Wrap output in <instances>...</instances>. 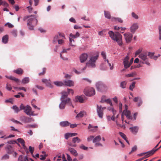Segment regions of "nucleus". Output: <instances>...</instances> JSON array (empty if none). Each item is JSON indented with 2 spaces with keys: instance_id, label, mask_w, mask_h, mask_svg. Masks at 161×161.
I'll return each mask as SVG.
<instances>
[{
  "instance_id": "obj_1",
  "label": "nucleus",
  "mask_w": 161,
  "mask_h": 161,
  "mask_svg": "<svg viewBox=\"0 0 161 161\" xmlns=\"http://www.w3.org/2000/svg\"><path fill=\"white\" fill-rule=\"evenodd\" d=\"M36 15H31L24 17L23 19L24 21L27 20V25L29 27V28L30 30H33L35 26L37 25L38 21L36 19Z\"/></svg>"
},
{
  "instance_id": "obj_2",
  "label": "nucleus",
  "mask_w": 161,
  "mask_h": 161,
  "mask_svg": "<svg viewBox=\"0 0 161 161\" xmlns=\"http://www.w3.org/2000/svg\"><path fill=\"white\" fill-rule=\"evenodd\" d=\"M109 36L111 39L116 41L120 46H122L123 45L122 35L118 32H113L112 31H109L108 32Z\"/></svg>"
},
{
  "instance_id": "obj_3",
  "label": "nucleus",
  "mask_w": 161,
  "mask_h": 161,
  "mask_svg": "<svg viewBox=\"0 0 161 161\" xmlns=\"http://www.w3.org/2000/svg\"><path fill=\"white\" fill-rule=\"evenodd\" d=\"M109 36L111 39L116 41L120 46H122L123 45L122 35L118 32H113L112 31H109L108 32Z\"/></svg>"
},
{
  "instance_id": "obj_4",
  "label": "nucleus",
  "mask_w": 161,
  "mask_h": 161,
  "mask_svg": "<svg viewBox=\"0 0 161 161\" xmlns=\"http://www.w3.org/2000/svg\"><path fill=\"white\" fill-rule=\"evenodd\" d=\"M99 56L98 54L95 56H92L86 64V66L89 68H95L96 67L95 63Z\"/></svg>"
},
{
  "instance_id": "obj_5",
  "label": "nucleus",
  "mask_w": 161,
  "mask_h": 161,
  "mask_svg": "<svg viewBox=\"0 0 161 161\" xmlns=\"http://www.w3.org/2000/svg\"><path fill=\"white\" fill-rule=\"evenodd\" d=\"M61 102L59 105L60 109H62L65 108L66 104H68L69 106H72L73 108L74 107V106L72 104L70 99L69 98H67L66 100H61Z\"/></svg>"
},
{
  "instance_id": "obj_6",
  "label": "nucleus",
  "mask_w": 161,
  "mask_h": 161,
  "mask_svg": "<svg viewBox=\"0 0 161 161\" xmlns=\"http://www.w3.org/2000/svg\"><path fill=\"white\" fill-rule=\"evenodd\" d=\"M19 108L20 110H24V112L27 115H32L33 113L31 110V107L28 105L25 106L23 104H21Z\"/></svg>"
},
{
  "instance_id": "obj_7",
  "label": "nucleus",
  "mask_w": 161,
  "mask_h": 161,
  "mask_svg": "<svg viewBox=\"0 0 161 161\" xmlns=\"http://www.w3.org/2000/svg\"><path fill=\"white\" fill-rule=\"evenodd\" d=\"M84 94L87 96H91L95 94V91L93 88H86L84 91Z\"/></svg>"
},
{
  "instance_id": "obj_8",
  "label": "nucleus",
  "mask_w": 161,
  "mask_h": 161,
  "mask_svg": "<svg viewBox=\"0 0 161 161\" xmlns=\"http://www.w3.org/2000/svg\"><path fill=\"white\" fill-rule=\"evenodd\" d=\"M72 141V142H68V145L71 147H75L77 146L76 143H79L81 141V140L78 137H76L73 138Z\"/></svg>"
},
{
  "instance_id": "obj_9",
  "label": "nucleus",
  "mask_w": 161,
  "mask_h": 161,
  "mask_svg": "<svg viewBox=\"0 0 161 161\" xmlns=\"http://www.w3.org/2000/svg\"><path fill=\"white\" fill-rule=\"evenodd\" d=\"M96 86L98 91L103 92L106 90L107 87L103 83L99 82L97 83Z\"/></svg>"
},
{
  "instance_id": "obj_10",
  "label": "nucleus",
  "mask_w": 161,
  "mask_h": 161,
  "mask_svg": "<svg viewBox=\"0 0 161 161\" xmlns=\"http://www.w3.org/2000/svg\"><path fill=\"white\" fill-rule=\"evenodd\" d=\"M129 59V57L128 56H126L125 58L123 61V64L124 65V67L126 69L128 68L132 64L133 62V58H132L131 59L130 62H129L128 61Z\"/></svg>"
},
{
  "instance_id": "obj_11",
  "label": "nucleus",
  "mask_w": 161,
  "mask_h": 161,
  "mask_svg": "<svg viewBox=\"0 0 161 161\" xmlns=\"http://www.w3.org/2000/svg\"><path fill=\"white\" fill-rule=\"evenodd\" d=\"M106 108L105 107L102 108L101 106H99L98 105H97V112L98 116L100 118H103V110Z\"/></svg>"
},
{
  "instance_id": "obj_12",
  "label": "nucleus",
  "mask_w": 161,
  "mask_h": 161,
  "mask_svg": "<svg viewBox=\"0 0 161 161\" xmlns=\"http://www.w3.org/2000/svg\"><path fill=\"white\" fill-rule=\"evenodd\" d=\"M157 150V149L155 150L153 149L151 150L150 151L147 152V154L145 155L144 157L139 158L136 161H141L144 159L150 156L153 155Z\"/></svg>"
},
{
  "instance_id": "obj_13",
  "label": "nucleus",
  "mask_w": 161,
  "mask_h": 161,
  "mask_svg": "<svg viewBox=\"0 0 161 161\" xmlns=\"http://www.w3.org/2000/svg\"><path fill=\"white\" fill-rule=\"evenodd\" d=\"M20 119L21 121L25 123H30L34 121V120L32 118H29L25 116L21 117Z\"/></svg>"
},
{
  "instance_id": "obj_14",
  "label": "nucleus",
  "mask_w": 161,
  "mask_h": 161,
  "mask_svg": "<svg viewBox=\"0 0 161 161\" xmlns=\"http://www.w3.org/2000/svg\"><path fill=\"white\" fill-rule=\"evenodd\" d=\"M101 55L103 58L104 59V61L105 62H107L109 66L110 67V69L111 70L113 69V64H112V65L111 66V64L109 63L108 60L106 59V55L105 52L104 51H102L101 53Z\"/></svg>"
},
{
  "instance_id": "obj_15",
  "label": "nucleus",
  "mask_w": 161,
  "mask_h": 161,
  "mask_svg": "<svg viewBox=\"0 0 161 161\" xmlns=\"http://www.w3.org/2000/svg\"><path fill=\"white\" fill-rule=\"evenodd\" d=\"M124 36L127 43H129L131 42L133 37V35L131 33H125Z\"/></svg>"
},
{
  "instance_id": "obj_16",
  "label": "nucleus",
  "mask_w": 161,
  "mask_h": 161,
  "mask_svg": "<svg viewBox=\"0 0 161 161\" xmlns=\"http://www.w3.org/2000/svg\"><path fill=\"white\" fill-rule=\"evenodd\" d=\"M125 106V110H124L123 111V114L125 115L128 119H133V118L131 115L130 112L126 109L127 108V106L126 105Z\"/></svg>"
},
{
  "instance_id": "obj_17",
  "label": "nucleus",
  "mask_w": 161,
  "mask_h": 161,
  "mask_svg": "<svg viewBox=\"0 0 161 161\" xmlns=\"http://www.w3.org/2000/svg\"><path fill=\"white\" fill-rule=\"evenodd\" d=\"M80 34L79 32H77L76 34L73 35L72 34H70L69 35V41H70V44L71 46H74V44L72 43V39L76 38L80 36Z\"/></svg>"
},
{
  "instance_id": "obj_18",
  "label": "nucleus",
  "mask_w": 161,
  "mask_h": 161,
  "mask_svg": "<svg viewBox=\"0 0 161 161\" xmlns=\"http://www.w3.org/2000/svg\"><path fill=\"white\" fill-rule=\"evenodd\" d=\"M138 24L137 23H134L130 27V31L132 33H134L136 31L138 28Z\"/></svg>"
},
{
  "instance_id": "obj_19",
  "label": "nucleus",
  "mask_w": 161,
  "mask_h": 161,
  "mask_svg": "<svg viewBox=\"0 0 161 161\" xmlns=\"http://www.w3.org/2000/svg\"><path fill=\"white\" fill-rule=\"evenodd\" d=\"M64 34L59 33L56 35L54 37L53 42H55L58 41V39H60L62 37H64Z\"/></svg>"
},
{
  "instance_id": "obj_20",
  "label": "nucleus",
  "mask_w": 161,
  "mask_h": 161,
  "mask_svg": "<svg viewBox=\"0 0 161 161\" xmlns=\"http://www.w3.org/2000/svg\"><path fill=\"white\" fill-rule=\"evenodd\" d=\"M42 81L43 83H45L47 86L50 88L53 87V86L51 84V82L50 80H47L46 79H43L42 80Z\"/></svg>"
},
{
  "instance_id": "obj_21",
  "label": "nucleus",
  "mask_w": 161,
  "mask_h": 161,
  "mask_svg": "<svg viewBox=\"0 0 161 161\" xmlns=\"http://www.w3.org/2000/svg\"><path fill=\"white\" fill-rule=\"evenodd\" d=\"M87 57V54L85 53L82 54L80 58V62L82 63L84 62L86 60Z\"/></svg>"
},
{
  "instance_id": "obj_22",
  "label": "nucleus",
  "mask_w": 161,
  "mask_h": 161,
  "mask_svg": "<svg viewBox=\"0 0 161 161\" xmlns=\"http://www.w3.org/2000/svg\"><path fill=\"white\" fill-rule=\"evenodd\" d=\"M134 102H137V105L138 107H140L142 103V101L141 98L139 97H135L133 99Z\"/></svg>"
},
{
  "instance_id": "obj_23",
  "label": "nucleus",
  "mask_w": 161,
  "mask_h": 161,
  "mask_svg": "<svg viewBox=\"0 0 161 161\" xmlns=\"http://www.w3.org/2000/svg\"><path fill=\"white\" fill-rule=\"evenodd\" d=\"M63 157V154H61L59 153L57 154L56 156L54 157L53 160L54 161H62Z\"/></svg>"
},
{
  "instance_id": "obj_24",
  "label": "nucleus",
  "mask_w": 161,
  "mask_h": 161,
  "mask_svg": "<svg viewBox=\"0 0 161 161\" xmlns=\"http://www.w3.org/2000/svg\"><path fill=\"white\" fill-rule=\"evenodd\" d=\"M5 149L7 152L8 154H12L14 152V149L10 145H8Z\"/></svg>"
},
{
  "instance_id": "obj_25",
  "label": "nucleus",
  "mask_w": 161,
  "mask_h": 161,
  "mask_svg": "<svg viewBox=\"0 0 161 161\" xmlns=\"http://www.w3.org/2000/svg\"><path fill=\"white\" fill-rule=\"evenodd\" d=\"M130 129L131 132L135 134H136L138 132L139 127L138 126H135L130 128Z\"/></svg>"
},
{
  "instance_id": "obj_26",
  "label": "nucleus",
  "mask_w": 161,
  "mask_h": 161,
  "mask_svg": "<svg viewBox=\"0 0 161 161\" xmlns=\"http://www.w3.org/2000/svg\"><path fill=\"white\" fill-rule=\"evenodd\" d=\"M147 54L146 53H143L140 54L139 57L143 61L146 60L147 58Z\"/></svg>"
},
{
  "instance_id": "obj_27",
  "label": "nucleus",
  "mask_w": 161,
  "mask_h": 161,
  "mask_svg": "<svg viewBox=\"0 0 161 161\" xmlns=\"http://www.w3.org/2000/svg\"><path fill=\"white\" fill-rule=\"evenodd\" d=\"M84 99L83 97L82 96H77L75 97V101L79 102L80 103L84 102Z\"/></svg>"
},
{
  "instance_id": "obj_28",
  "label": "nucleus",
  "mask_w": 161,
  "mask_h": 161,
  "mask_svg": "<svg viewBox=\"0 0 161 161\" xmlns=\"http://www.w3.org/2000/svg\"><path fill=\"white\" fill-rule=\"evenodd\" d=\"M64 82L67 86H73L74 84L73 81L71 80H65L64 81Z\"/></svg>"
},
{
  "instance_id": "obj_29",
  "label": "nucleus",
  "mask_w": 161,
  "mask_h": 161,
  "mask_svg": "<svg viewBox=\"0 0 161 161\" xmlns=\"http://www.w3.org/2000/svg\"><path fill=\"white\" fill-rule=\"evenodd\" d=\"M13 71L14 73L19 75H22L24 72L23 70L20 68L17 69H16L14 70Z\"/></svg>"
},
{
  "instance_id": "obj_30",
  "label": "nucleus",
  "mask_w": 161,
  "mask_h": 161,
  "mask_svg": "<svg viewBox=\"0 0 161 161\" xmlns=\"http://www.w3.org/2000/svg\"><path fill=\"white\" fill-rule=\"evenodd\" d=\"M69 150L71 153V154L75 156H76L78 155V153L77 151L74 148L71 147L69 148Z\"/></svg>"
},
{
  "instance_id": "obj_31",
  "label": "nucleus",
  "mask_w": 161,
  "mask_h": 161,
  "mask_svg": "<svg viewBox=\"0 0 161 161\" xmlns=\"http://www.w3.org/2000/svg\"><path fill=\"white\" fill-rule=\"evenodd\" d=\"M60 125L63 127H65L69 125L70 123L68 121H64L61 122Z\"/></svg>"
},
{
  "instance_id": "obj_32",
  "label": "nucleus",
  "mask_w": 161,
  "mask_h": 161,
  "mask_svg": "<svg viewBox=\"0 0 161 161\" xmlns=\"http://www.w3.org/2000/svg\"><path fill=\"white\" fill-rule=\"evenodd\" d=\"M62 96L61 97V100H65V99L67 98L68 93L67 92H62L61 93Z\"/></svg>"
},
{
  "instance_id": "obj_33",
  "label": "nucleus",
  "mask_w": 161,
  "mask_h": 161,
  "mask_svg": "<svg viewBox=\"0 0 161 161\" xmlns=\"http://www.w3.org/2000/svg\"><path fill=\"white\" fill-rule=\"evenodd\" d=\"M18 161H29L27 157L26 156L23 157L20 155L18 158Z\"/></svg>"
},
{
  "instance_id": "obj_34",
  "label": "nucleus",
  "mask_w": 161,
  "mask_h": 161,
  "mask_svg": "<svg viewBox=\"0 0 161 161\" xmlns=\"http://www.w3.org/2000/svg\"><path fill=\"white\" fill-rule=\"evenodd\" d=\"M104 13L105 18L108 19H111L110 14L109 12L107 11H104Z\"/></svg>"
},
{
  "instance_id": "obj_35",
  "label": "nucleus",
  "mask_w": 161,
  "mask_h": 161,
  "mask_svg": "<svg viewBox=\"0 0 161 161\" xmlns=\"http://www.w3.org/2000/svg\"><path fill=\"white\" fill-rule=\"evenodd\" d=\"M111 20L112 21H118L119 22L122 23L123 22V20L120 18H115L113 17L111 18Z\"/></svg>"
},
{
  "instance_id": "obj_36",
  "label": "nucleus",
  "mask_w": 161,
  "mask_h": 161,
  "mask_svg": "<svg viewBox=\"0 0 161 161\" xmlns=\"http://www.w3.org/2000/svg\"><path fill=\"white\" fill-rule=\"evenodd\" d=\"M17 141L19 142L20 143L22 144L24 149L26 148L25 144V141L22 139L20 138H18L17 139Z\"/></svg>"
},
{
  "instance_id": "obj_37",
  "label": "nucleus",
  "mask_w": 161,
  "mask_h": 161,
  "mask_svg": "<svg viewBox=\"0 0 161 161\" xmlns=\"http://www.w3.org/2000/svg\"><path fill=\"white\" fill-rule=\"evenodd\" d=\"M154 53H148L147 54V56L152 59H153L154 60H156L157 57V56H154Z\"/></svg>"
},
{
  "instance_id": "obj_38",
  "label": "nucleus",
  "mask_w": 161,
  "mask_h": 161,
  "mask_svg": "<svg viewBox=\"0 0 161 161\" xmlns=\"http://www.w3.org/2000/svg\"><path fill=\"white\" fill-rule=\"evenodd\" d=\"M119 134L126 141V142L129 144V142L127 139L126 136L123 133L119 132Z\"/></svg>"
},
{
  "instance_id": "obj_39",
  "label": "nucleus",
  "mask_w": 161,
  "mask_h": 161,
  "mask_svg": "<svg viewBox=\"0 0 161 161\" xmlns=\"http://www.w3.org/2000/svg\"><path fill=\"white\" fill-rule=\"evenodd\" d=\"M30 79L29 77H26L23 78L22 80V83L24 84H26L29 82Z\"/></svg>"
},
{
  "instance_id": "obj_40",
  "label": "nucleus",
  "mask_w": 161,
  "mask_h": 161,
  "mask_svg": "<svg viewBox=\"0 0 161 161\" xmlns=\"http://www.w3.org/2000/svg\"><path fill=\"white\" fill-rule=\"evenodd\" d=\"M85 113V112L84 111H80L78 114L75 117L76 118H82L84 116Z\"/></svg>"
},
{
  "instance_id": "obj_41",
  "label": "nucleus",
  "mask_w": 161,
  "mask_h": 161,
  "mask_svg": "<svg viewBox=\"0 0 161 161\" xmlns=\"http://www.w3.org/2000/svg\"><path fill=\"white\" fill-rule=\"evenodd\" d=\"M8 36L7 35H6L3 37L2 39V41L3 43H6L8 41Z\"/></svg>"
},
{
  "instance_id": "obj_42",
  "label": "nucleus",
  "mask_w": 161,
  "mask_h": 161,
  "mask_svg": "<svg viewBox=\"0 0 161 161\" xmlns=\"http://www.w3.org/2000/svg\"><path fill=\"white\" fill-rule=\"evenodd\" d=\"M5 76L6 78L9 79L11 80H13L16 82H18L19 81V80L18 79L16 78L14 76Z\"/></svg>"
},
{
  "instance_id": "obj_43",
  "label": "nucleus",
  "mask_w": 161,
  "mask_h": 161,
  "mask_svg": "<svg viewBox=\"0 0 161 161\" xmlns=\"http://www.w3.org/2000/svg\"><path fill=\"white\" fill-rule=\"evenodd\" d=\"M101 139V137L100 136H97L95 137L93 139V142H99Z\"/></svg>"
},
{
  "instance_id": "obj_44",
  "label": "nucleus",
  "mask_w": 161,
  "mask_h": 161,
  "mask_svg": "<svg viewBox=\"0 0 161 161\" xmlns=\"http://www.w3.org/2000/svg\"><path fill=\"white\" fill-rule=\"evenodd\" d=\"M54 84L58 86H62L64 85V83L61 81H56L53 82Z\"/></svg>"
},
{
  "instance_id": "obj_45",
  "label": "nucleus",
  "mask_w": 161,
  "mask_h": 161,
  "mask_svg": "<svg viewBox=\"0 0 161 161\" xmlns=\"http://www.w3.org/2000/svg\"><path fill=\"white\" fill-rule=\"evenodd\" d=\"M101 102L102 103L104 102H105L107 103H108L111 106H112V105L111 101L110 100V99H107L104 100L102 99L101 101Z\"/></svg>"
},
{
  "instance_id": "obj_46",
  "label": "nucleus",
  "mask_w": 161,
  "mask_h": 161,
  "mask_svg": "<svg viewBox=\"0 0 161 161\" xmlns=\"http://www.w3.org/2000/svg\"><path fill=\"white\" fill-rule=\"evenodd\" d=\"M136 74L135 72H132L130 74H128L125 75V76L127 77H130L135 76H136Z\"/></svg>"
},
{
  "instance_id": "obj_47",
  "label": "nucleus",
  "mask_w": 161,
  "mask_h": 161,
  "mask_svg": "<svg viewBox=\"0 0 161 161\" xmlns=\"http://www.w3.org/2000/svg\"><path fill=\"white\" fill-rule=\"evenodd\" d=\"M38 127V125L36 124L33 125H28L26 126V128H36Z\"/></svg>"
},
{
  "instance_id": "obj_48",
  "label": "nucleus",
  "mask_w": 161,
  "mask_h": 161,
  "mask_svg": "<svg viewBox=\"0 0 161 161\" xmlns=\"http://www.w3.org/2000/svg\"><path fill=\"white\" fill-rule=\"evenodd\" d=\"M126 81H122L120 83V86L122 88H125L126 87Z\"/></svg>"
},
{
  "instance_id": "obj_49",
  "label": "nucleus",
  "mask_w": 161,
  "mask_h": 161,
  "mask_svg": "<svg viewBox=\"0 0 161 161\" xmlns=\"http://www.w3.org/2000/svg\"><path fill=\"white\" fill-rule=\"evenodd\" d=\"M12 108L14 110L15 112L17 113L21 110L20 108L19 109V108L16 105L13 106Z\"/></svg>"
},
{
  "instance_id": "obj_50",
  "label": "nucleus",
  "mask_w": 161,
  "mask_h": 161,
  "mask_svg": "<svg viewBox=\"0 0 161 161\" xmlns=\"http://www.w3.org/2000/svg\"><path fill=\"white\" fill-rule=\"evenodd\" d=\"M29 152H30L31 155L33 157V153L34 151V148L33 147H31V146H30L29 147Z\"/></svg>"
},
{
  "instance_id": "obj_51",
  "label": "nucleus",
  "mask_w": 161,
  "mask_h": 161,
  "mask_svg": "<svg viewBox=\"0 0 161 161\" xmlns=\"http://www.w3.org/2000/svg\"><path fill=\"white\" fill-rule=\"evenodd\" d=\"M67 50L66 49H64L62 51V52L60 53V57L61 58H62L63 60H66L67 59V58H64V57H63L62 56V54H61V53H66L67 52Z\"/></svg>"
},
{
  "instance_id": "obj_52",
  "label": "nucleus",
  "mask_w": 161,
  "mask_h": 161,
  "mask_svg": "<svg viewBox=\"0 0 161 161\" xmlns=\"http://www.w3.org/2000/svg\"><path fill=\"white\" fill-rule=\"evenodd\" d=\"M12 35L14 37H16L17 35V32L16 30H14L11 31Z\"/></svg>"
},
{
  "instance_id": "obj_53",
  "label": "nucleus",
  "mask_w": 161,
  "mask_h": 161,
  "mask_svg": "<svg viewBox=\"0 0 161 161\" xmlns=\"http://www.w3.org/2000/svg\"><path fill=\"white\" fill-rule=\"evenodd\" d=\"M136 83L135 82H132V84L129 87V89L131 91H133V89L135 87V85Z\"/></svg>"
},
{
  "instance_id": "obj_54",
  "label": "nucleus",
  "mask_w": 161,
  "mask_h": 161,
  "mask_svg": "<svg viewBox=\"0 0 161 161\" xmlns=\"http://www.w3.org/2000/svg\"><path fill=\"white\" fill-rule=\"evenodd\" d=\"M42 153H44V154L43 155H40L41 158H40V159L41 160H44L46 158V156L45 154V152H42Z\"/></svg>"
},
{
  "instance_id": "obj_55",
  "label": "nucleus",
  "mask_w": 161,
  "mask_h": 161,
  "mask_svg": "<svg viewBox=\"0 0 161 161\" xmlns=\"http://www.w3.org/2000/svg\"><path fill=\"white\" fill-rule=\"evenodd\" d=\"M15 89H19L24 90L25 92H26V90L25 88L24 87H15L14 88Z\"/></svg>"
},
{
  "instance_id": "obj_56",
  "label": "nucleus",
  "mask_w": 161,
  "mask_h": 161,
  "mask_svg": "<svg viewBox=\"0 0 161 161\" xmlns=\"http://www.w3.org/2000/svg\"><path fill=\"white\" fill-rule=\"evenodd\" d=\"M9 158V156L7 154H6L2 157L1 159L2 160H6L8 159Z\"/></svg>"
},
{
  "instance_id": "obj_57",
  "label": "nucleus",
  "mask_w": 161,
  "mask_h": 161,
  "mask_svg": "<svg viewBox=\"0 0 161 161\" xmlns=\"http://www.w3.org/2000/svg\"><path fill=\"white\" fill-rule=\"evenodd\" d=\"M43 71L41 73H40L39 74V75L40 76H41L42 75H44V74L45 73L46 70V68H44L42 69Z\"/></svg>"
},
{
  "instance_id": "obj_58",
  "label": "nucleus",
  "mask_w": 161,
  "mask_h": 161,
  "mask_svg": "<svg viewBox=\"0 0 161 161\" xmlns=\"http://www.w3.org/2000/svg\"><path fill=\"white\" fill-rule=\"evenodd\" d=\"M97 127H98L97 126L93 127L90 130V131L93 132H95L97 130Z\"/></svg>"
},
{
  "instance_id": "obj_59",
  "label": "nucleus",
  "mask_w": 161,
  "mask_h": 161,
  "mask_svg": "<svg viewBox=\"0 0 161 161\" xmlns=\"http://www.w3.org/2000/svg\"><path fill=\"white\" fill-rule=\"evenodd\" d=\"M80 147L81 149H83L84 150H87L88 149V147L85 146L84 145H81L80 146Z\"/></svg>"
},
{
  "instance_id": "obj_60",
  "label": "nucleus",
  "mask_w": 161,
  "mask_h": 161,
  "mask_svg": "<svg viewBox=\"0 0 161 161\" xmlns=\"http://www.w3.org/2000/svg\"><path fill=\"white\" fill-rule=\"evenodd\" d=\"M6 88L7 90H8L9 91H10L12 89L11 85L10 84H8V83L7 84Z\"/></svg>"
},
{
  "instance_id": "obj_61",
  "label": "nucleus",
  "mask_w": 161,
  "mask_h": 161,
  "mask_svg": "<svg viewBox=\"0 0 161 161\" xmlns=\"http://www.w3.org/2000/svg\"><path fill=\"white\" fill-rule=\"evenodd\" d=\"M137 149V147L135 146L132 148V150L129 153L130 154H131L132 152L136 151Z\"/></svg>"
},
{
  "instance_id": "obj_62",
  "label": "nucleus",
  "mask_w": 161,
  "mask_h": 161,
  "mask_svg": "<svg viewBox=\"0 0 161 161\" xmlns=\"http://www.w3.org/2000/svg\"><path fill=\"white\" fill-rule=\"evenodd\" d=\"M131 14L132 16L135 19H138V15L135 14L134 12H132Z\"/></svg>"
},
{
  "instance_id": "obj_63",
  "label": "nucleus",
  "mask_w": 161,
  "mask_h": 161,
  "mask_svg": "<svg viewBox=\"0 0 161 161\" xmlns=\"http://www.w3.org/2000/svg\"><path fill=\"white\" fill-rule=\"evenodd\" d=\"M8 25V27L10 28H12L14 27V25L9 23H7L5 25Z\"/></svg>"
},
{
  "instance_id": "obj_64",
  "label": "nucleus",
  "mask_w": 161,
  "mask_h": 161,
  "mask_svg": "<svg viewBox=\"0 0 161 161\" xmlns=\"http://www.w3.org/2000/svg\"><path fill=\"white\" fill-rule=\"evenodd\" d=\"M142 50V49H139L136 52L135 55H137L139 54L141 52Z\"/></svg>"
}]
</instances>
